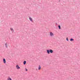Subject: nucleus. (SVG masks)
<instances>
[{
	"instance_id": "obj_9",
	"label": "nucleus",
	"mask_w": 80,
	"mask_h": 80,
	"mask_svg": "<svg viewBox=\"0 0 80 80\" xmlns=\"http://www.w3.org/2000/svg\"><path fill=\"white\" fill-rule=\"evenodd\" d=\"M3 62L4 63H6V60H5V59L4 58L3 59Z\"/></svg>"
},
{
	"instance_id": "obj_14",
	"label": "nucleus",
	"mask_w": 80,
	"mask_h": 80,
	"mask_svg": "<svg viewBox=\"0 0 80 80\" xmlns=\"http://www.w3.org/2000/svg\"><path fill=\"white\" fill-rule=\"evenodd\" d=\"M66 40H67V41H68V38H66Z\"/></svg>"
},
{
	"instance_id": "obj_1",
	"label": "nucleus",
	"mask_w": 80,
	"mask_h": 80,
	"mask_svg": "<svg viewBox=\"0 0 80 80\" xmlns=\"http://www.w3.org/2000/svg\"><path fill=\"white\" fill-rule=\"evenodd\" d=\"M50 36L51 37H53V36H54V34L52 32H50Z\"/></svg>"
},
{
	"instance_id": "obj_8",
	"label": "nucleus",
	"mask_w": 80,
	"mask_h": 80,
	"mask_svg": "<svg viewBox=\"0 0 80 80\" xmlns=\"http://www.w3.org/2000/svg\"><path fill=\"white\" fill-rule=\"evenodd\" d=\"M50 52L51 53H52L53 52V51L52 49L50 50Z\"/></svg>"
},
{
	"instance_id": "obj_5",
	"label": "nucleus",
	"mask_w": 80,
	"mask_h": 80,
	"mask_svg": "<svg viewBox=\"0 0 80 80\" xmlns=\"http://www.w3.org/2000/svg\"><path fill=\"white\" fill-rule=\"evenodd\" d=\"M10 29L12 33H14V30H13V29L12 28H11Z\"/></svg>"
},
{
	"instance_id": "obj_11",
	"label": "nucleus",
	"mask_w": 80,
	"mask_h": 80,
	"mask_svg": "<svg viewBox=\"0 0 80 80\" xmlns=\"http://www.w3.org/2000/svg\"><path fill=\"white\" fill-rule=\"evenodd\" d=\"M26 63H27V62H26V61H24L23 62V64H24V65H25V64H26Z\"/></svg>"
},
{
	"instance_id": "obj_13",
	"label": "nucleus",
	"mask_w": 80,
	"mask_h": 80,
	"mask_svg": "<svg viewBox=\"0 0 80 80\" xmlns=\"http://www.w3.org/2000/svg\"><path fill=\"white\" fill-rule=\"evenodd\" d=\"M58 27L59 28V29H61V27H60V26H58Z\"/></svg>"
},
{
	"instance_id": "obj_10",
	"label": "nucleus",
	"mask_w": 80,
	"mask_h": 80,
	"mask_svg": "<svg viewBox=\"0 0 80 80\" xmlns=\"http://www.w3.org/2000/svg\"><path fill=\"white\" fill-rule=\"evenodd\" d=\"M38 69V70H40L41 69V66L40 65L39 66Z\"/></svg>"
},
{
	"instance_id": "obj_15",
	"label": "nucleus",
	"mask_w": 80,
	"mask_h": 80,
	"mask_svg": "<svg viewBox=\"0 0 80 80\" xmlns=\"http://www.w3.org/2000/svg\"><path fill=\"white\" fill-rule=\"evenodd\" d=\"M25 70L26 71H28V70L26 68H25Z\"/></svg>"
},
{
	"instance_id": "obj_6",
	"label": "nucleus",
	"mask_w": 80,
	"mask_h": 80,
	"mask_svg": "<svg viewBox=\"0 0 80 80\" xmlns=\"http://www.w3.org/2000/svg\"><path fill=\"white\" fill-rule=\"evenodd\" d=\"M47 53L48 54H50V50H47Z\"/></svg>"
},
{
	"instance_id": "obj_12",
	"label": "nucleus",
	"mask_w": 80,
	"mask_h": 80,
	"mask_svg": "<svg viewBox=\"0 0 80 80\" xmlns=\"http://www.w3.org/2000/svg\"><path fill=\"white\" fill-rule=\"evenodd\" d=\"M74 40V39H73V38H71L70 39V41H71V42L72 41H73Z\"/></svg>"
},
{
	"instance_id": "obj_2",
	"label": "nucleus",
	"mask_w": 80,
	"mask_h": 80,
	"mask_svg": "<svg viewBox=\"0 0 80 80\" xmlns=\"http://www.w3.org/2000/svg\"><path fill=\"white\" fill-rule=\"evenodd\" d=\"M8 42H6V43H5V47L6 48H8Z\"/></svg>"
},
{
	"instance_id": "obj_3",
	"label": "nucleus",
	"mask_w": 80,
	"mask_h": 80,
	"mask_svg": "<svg viewBox=\"0 0 80 80\" xmlns=\"http://www.w3.org/2000/svg\"><path fill=\"white\" fill-rule=\"evenodd\" d=\"M29 20H30V21L31 22H33V19H32V18L31 17H29Z\"/></svg>"
},
{
	"instance_id": "obj_4",
	"label": "nucleus",
	"mask_w": 80,
	"mask_h": 80,
	"mask_svg": "<svg viewBox=\"0 0 80 80\" xmlns=\"http://www.w3.org/2000/svg\"><path fill=\"white\" fill-rule=\"evenodd\" d=\"M16 67L17 69H20V67H19L18 65H17L16 66Z\"/></svg>"
},
{
	"instance_id": "obj_7",
	"label": "nucleus",
	"mask_w": 80,
	"mask_h": 80,
	"mask_svg": "<svg viewBox=\"0 0 80 80\" xmlns=\"http://www.w3.org/2000/svg\"><path fill=\"white\" fill-rule=\"evenodd\" d=\"M7 80H12V78H10L9 77H8V78H7Z\"/></svg>"
}]
</instances>
